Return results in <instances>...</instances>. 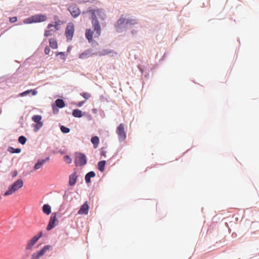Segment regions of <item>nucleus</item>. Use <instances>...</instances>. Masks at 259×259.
Returning a JSON list of instances; mask_svg holds the SVG:
<instances>
[{"label":"nucleus","instance_id":"nucleus-1","mask_svg":"<svg viewBox=\"0 0 259 259\" xmlns=\"http://www.w3.org/2000/svg\"><path fill=\"white\" fill-rule=\"evenodd\" d=\"M94 18H91L94 31H92L91 29H87L85 30V37L90 43L92 42L93 41V35H94L95 37H98L101 32V26L98 20L96 19L95 16H94Z\"/></svg>","mask_w":259,"mask_h":259},{"label":"nucleus","instance_id":"nucleus-2","mask_svg":"<svg viewBox=\"0 0 259 259\" xmlns=\"http://www.w3.org/2000/svg\"><path fill=\"white\" fill-rule=\"evenodd\" d=\"M24 183L22 180L18 179L11 185L8 190L4 193V196H9L17 191L23 187Z\"/></svg>","mask_w":259,"mask_h":259},{"label":"nucleus","instance_id":"nucleus-3","mask_svg":"<svg viewBox=\"0 0 259 259\" xmlns=\"http://www.w3.org/2000/svg\"><path fill=\"white\" fill-rule=\"evenodd\" d=\"M47 19V17L46 15L39 14L32 16L27 19H24L23 22L25 24L39 23L46 21Z\"/></svg>","mask_w":259,"mask_h":259},{"label":"nucleus","instance_id":"nucleus-4","mask_svg":"<svg viewBox=\"0 0 259 259\" xmlns=\"http://www.w3.org/2000/svg\"><path fill=\"white\" fill-rule=\"evenodd\" d=\"M51 245H45L41 250L38 252L34 253L31 256V259H39L41 256L44 255L47 251L52 249Z\"/></svg>","mask_w":259,"mask_h":259},{"label":"nucleus","instance_id":"nucleus-5","mask_svg":"<svg viewBox=\"0 0 259 259\" xmlns=\"http://www.w3.org/2000/svg\"><path fill=\"white\" fill-rule=\"evenodd\" d=\"M74 32V24L70 22L68 23L65 29V36L67 41L72 40Z\"/></svg>","mask_w":259,"mask_h":259},{"label":"nucleus","instance_id":"nucleus-6","mask_svg":"<svg viewBox=\"0 0 259 259\" xmlns=\"http://www.w3.org/2000/svg\"><path fill=\"white\" fill-rule=\"evenodd\" d=\"M87 162L85 155L81 153H75V163L76 165H84Z\"/></svg>","mask_w":259,"mask_h":259},{"label":"nucleus","instance_id":"nucleus-7","mask_svg":"<svg viewBox=\"0 0 259 259\" xmlns=\"http://www.w3.org/2000/svg\"><path fill=\"white\" fill-rule=\"evenodd\" d=\"M42 233L41 232H39L38 234L33 236L30 240H29L26 244L25 249L27 250H31L34 245L36 243L38 239L42 236Z\"/></svg>","mask_w":259,"mask_h":259},{"label":"nucleus","instance_id":"nucleus-8","mask_svg":"<svg viewBox=\"0 0 259 259\" xmlns=\"http://www.w3.org/2000/svg\"><path fill=\"white\" fill-rule=\"evenodd\" d=\"M120 141H124L126 137V133L124 131V125L123 123H120L117 127L116 131Z\"/></svg>","mask_w":259,"mask_h":259},{"label":"nucleus","instance_id":"nucleus-9","mask_svg":"<svg viewBox=\"0 0 259 259\" xmlns=\"http://www.w3.org/2000/svg\"><path fill=\"white\" fill-rule=\"evenodd\" d=\"M126 26H127L126 24V18L122 15L116 22L115 25L116 30L117 32H120L121 31V29Z\"/></svg>","mask_w":259,"mask_h":259},{"label":"nucleus","instance_id":"nucleus-10","mask_svg":"<svg viewBox=\"0 0 259 259\" xmlns=\"http://www.w3.org/2000/svg\"><path fill=\"white\" fill-rule=\"evenodd\" d=\"M90 12L92 15L91 18H94V16H95L96 19H97V18L98 17L100 19L104 20L106 17L105 13L101 10H93L90 11Z\"/></svg>","mask_w":259,"mask_h":259},{"label":"nucleus","instance_id":"nucleus-11","mask_svg":"<svg viewBox=\"0 0 259 259\" xmlns=\"http://www.w3.org/2000/svg\"><path fill=\"white\" fill-rule=\"evenodd\" d=\"M57 222L56 213L54 212L52 213L50 219L49 224L47 227V230L48 231L51 230L52 229L54 228L56 226V222Z\"/></svg>","mask_w":259,"mask_h":259},{"label":"nucleus","instance_id":"nucleus-12","mask_svg":"<svg viewBox=\"0 0 259 259\" xmlns=\"http://www.w3.org/2000/svg\"><path fill=\"white\" fill-rule=\"evenodd\" d=\"M89 206L87 201L83 203L80 207L78 211V213L80 215L87 214L89 212Z\"/></svg>","mask_w":259,"mask_h":259},{"label":"nucleus","instance_id":"nucleus-13","mask_svg":"<svg viewBox=\"0 0 259 259\" xmlns=\"http://www.w3.org/2000/svg\"><path fill=\"white\" fill-rule=\"evenodd\" d=\"M53 27V24L50 23L48 25L47 28L48 30H46L45 31L44 35L46 37L53 35L55 33V30L54 29H52V27Z\"/></svg>","mask_w":259,"mask_h":259},{"label":"nucleus","instance_id":"nucleus-14","mask_svg":"<svg viewBox=\"0 0 259 259\" xmlns=\"http://www.w3.org/2000/svg\"><path fill=\"white\" fill-rule=\"evenodd\" d=\"M68 9L72 16L74 18L77 17L80 14L79 9L75 6L70 7Z\"/></svg>","mask_w":259,"mask_h":259},{"label":"nucleus","instance_id":"nucleus-15","mask_svg":"<svg viewBox=\"0 0 259 259\" xmlns=\"http://www.w3.org/2000/svg\"><path fill=\"white\" fill-rule=\"evenodd\" d=\"M92 55L93 54L91 50H87L80 54L79 58L81 59H85L92 56Z\"/></svg>","mask_w":259,"mask_h":259},{"label":"nucleus","instance_id":"nucleus-16","mask_svg":"<svg viewBox=\"0 0 259 259\" xmlns=\"http://www.w3.org/2000/svg\"><path fill=\"white\" fill-rule=\"evenodd\" d=\"M49 160V157H47L45 159H40L38 160L37 162L34 166V170L40 169L44 164Z\"/></svg>","mask_w":259,"mask_h":259},{"label":"nucleus","instance_id":"nucleus-17","mask_svg":"<svg viewBox=\"0 0 259 259\" xmlns=\"http://www.w3.org/2000/svg\"><path fill=\"white\" fill-rule=\"evenodd\" d=\"M77 176L76 175V172H74L72 173L70 176H69V185L72 186L75 185L76 180H77Z\"/></svg>","mask_w":259,"mask_h":259},{"label":"nucleus","instance_id":"nucleus-18","mask_svg":"<svg viewBox=\"0 0 259 259\" xmlns=\"http://www.w3.org/2000/svg\"><path fill=\"white\" fill-rule=\"evenodd\" d=\"M137 23V20L133 17H128L126 18V24L127 25H133Z\"/></svg>","mask_w":259,"mask_h":259},{"label":"nucleus","instance_id":"nucleus-19","mask_svg":"<svg viewBox=\"0 0 259 259\" xmlns=\"http://www.w3.org/2000/svg\"><path fill=\"white\" fill-rule=\"evenodd\" d=\"M91 142L94 145V148L96 149L98 147L99 144V138L97 136H94L91 138Z\"/></svg>","mask_w":259,"mask_h":259},{"label":"nucleus","instance_id":"nucleus-20","mask_svg":"<svg viewBox=\"0 0 259 259\" xmlns=\"http://www.w3.org/2000/svg\"><path fill=\"white\" fill-rule=\"evenodd\" d=\"M96 176L95 173L91 171L89 172H88L85 176V181L87 183H89L91 182V178H94Z\"/></svg>","mask_w":259,"mask_h":259},{"label":"nucleus","instance_id":"nucleus-21","mask_svg":"<svg viewBox=\"0 0 259 259\" xmlns=\"http://www.w3.org/2000/svg\"><path fill=\"white\" fill-rule=\"evenodd\" d=\"M56 105L57 107L62 108L65 107V104L62 99H58L55 101Z\"/></svg>","mask_w":259,"mask_h":259},{"label":"nucleus","instance_id":"nucleus-22","mask_svg":"<svg viewBox=\"0 0 259 259\" xmlns=\"http://www.w3.org/2000/svg\"><path fill=\"white\" fill-rule=\"evenodd\" d=\"M42 211L46 214H50L51 212V206L48 204H44L42 206Z\"/></svg>","mask_w":259,"mask_h":259},{"label":"nucleus","instance_id":"nucleus-23","mask_svg":"<svg viewBox=\"0 0 259 259\" xmlns=\"http://www.w3.org/2000/svg\"><path fill=\"white\" fill-rule=\"evenodd\" d=\"M49 44L50 47L53 49H56L58 48L57 41L54 38H51L49 40Z\"/></svg>","mask_w":259,"mask_h":259},{"label":"nucleus","instance_id":"nucleus-24","mask_svg":"<svg viewBox=\"0 0 259 259\" xmlns=\"http://www.w3.org/2000/svg\"><path fill=\"white\" fill-rule=\"evenodd\" d=\"M72 115L75 117H81L82 116V111L79 109H74L72 111Z\"/></svg>","mask_w":259,"mask_h":259},{"label":"nucleus","instance_id":"nucleus-25","mask_svg":"<svg viewBox=\"0 0 259 259\" xmlns=\"http://www.w3.org/2000/svg\"><path fill=\"white\" fill-rule=\"evenodd\" d=\"M106 164L105 160H102L98 162V168L101 171H103L104 170L105 165Z\"/></svg>","mask_w":259,"mask_h":259},{"label":"nucleus","instance_id":"nucleus-26","mask_svg":"<svg viewBox=\"0 0 259 259\" xmlns=\"http://www.w3.org/2000/svg\"><path fill=\"white\" fill-rule=\"evenodd\" d=\"M31 92L32 93V95L33 96H35L37 94V91L35 90H29L21 93L20 94V96L21 97L25 96Z\"/></svg>","mask_w":259,"mask_h":259},{"label":"nucleus","instance_id":"nucleus-27","mask_svg":"<svg viewBox=\"0 0 259 259\" xmlns=\"http://www.w3.org/2000/svg\"><path fill=\"white\" fill-rule=\"evenodd\" d=\"M32 119L36 123L41 122V116L39 115H35L32 116Z\"/></svg>","mask_w":259,"mask_h":259},{"label":"nucleus","instance_id":"nucleus-28","mask_svg":"<svg viewBox=\"0 0 259 259\" xmlns=\"http://www.w3.org/2000/svg\"><path fill=\"white\" fill-rule=\"evenodd\" d=\"M8 151L11 153H19L21 152V150L20 148L15 149L13 147H9L8 149Z\"/></svg>","mask_w":259,"mask_h":259},{"label":"nucleus","instance_id":"nucleus-29","mask_svg":"<svg viewBox=\"0 0 259 259\" xmlns=\"http://www.w3.org/2000/svg\"><path fill=\"white\" fill-rule=\"evenodd\" d=\"M42 126H43L42 122L36 123L35 125H34V130H33L35 132H37Z\"/></svg>","mask_w":259,"mask_h":259},{"label":"nucleus","instance_id":"nucleus-30","mask_svg":"<svg viewBox=\"0 0 259 259\" xmlns=\"http://www.w3.org/2000/svg\"><path fill=\"white\" fill-rule=\"evenodd\" d=\"M26 138L23 136H20L18 138V142L22 145H24L26 143Z\"/></svg>","mask_w":259,"mask_h":259},{"label":"nucleus","instance_id":"nucleus-31","mask_svg":"<svg viewBox=\"0 0 259 259\" xmlns=\"http://www.w3.org/2000/svg\"><path fill=\"white\" fill-rule=\"evenodd\" d=\"M63 160L67 164H70L72 163V159L68 155H65L64 156Z\"/></svg>","mask_w":259,"mask_h":259},{"label":"nucleus","instance_id":"nucleus-32","mask_svg":"<svg viewBox=\"0 0 259 259\" xmlns=\"http://www.w3.org/2000/svg\"><path fill=\"white\" fill-rule=\"evenodd\" d=\"M61 131L63 133H68L70 132V129L64 126H61Z\"/></svg>","mask_w":259,"mask_h":259},{"label":"nucleus","instance_id":"nucleus-33","mask_svg":"<svg viewBox=\"0 0 259 259\" xmlns=\"http://www.w3.org/2000/svg\"><path fill=\"white\" fill-rule=\"evenodd\" d=\"M81 95L85 99H89L91 97V94L87 92H84L81 94Z\"/></svg>","mask_w":259,"mask_h":259},{"label":"nucleus","instance_id":"nucleus-34","mask_svg":"<svg viewBox=\"0 0 259 259\" xmlns=\"http://www.w3.org/2000/svg\"><path fill=\"white\" fill-rule=\"evenodd\" d=\"M57 55H60L61 58L63 60L66 59V55L64 52H59L57 53Z\"/></svg>","mask_w":259,"mask_h":259},{"label":"nucleus","instance_id":"nucleus-35","mask_svg":"<svg viewBox=\"0 0 259 259\" xmlns=\"http://www.w3.org/2000/svg\"><path fill=\"white\" fill-rule=\"evenodd\" d=\"M59 25V22H55V24H53V27H54L55 31L58 30L59 29V27H58Z\"/></svg>","mask_w":259,"mask_h":259},{"label":"nucleus","instance_id":"nucleus-36","mask_svg":"<svg viewBox=\"0 0 259 259\" xmlns=\"http://www.w3.org/2000/svg\"><path fill=\"white\" fill-rule=\"evenodd\" d=\"M17 18L16 17H13L10 18V21L11 23H14L17 21Z\"/></svg>","mask_w":259,"mask_h":259},{"label":"nucleus","instance_id":"nucleus-37","mask_svg":"<svg viewBox=\"0 0 259 259\" xmlns=\"http://www.w3.org/2000/svg\"><path fill=\"white\" fill-rule=\"evenodd\" d=\"M50 52V48L48 46H47L45 48V54L48 55V54H49Z\"/></svg>","mask_w":259,"mask_h":259},{"label":"nucleus","instance_id":"nucleus-38","mask_svg":"<svg viewBox=\"0 0 259 259\" xmlns=\"http://www.w3.org/2000/svg\"><path fill=\"white\" fill-rule=\"evenodd\" d=\"M111 53V51H108L107 50H104L102 51V52L101 53V55H106L109 53Z\"/></svg>","mask_w":259,"mask_h":259},{"label":"nucleus","instance_id":"nucleus-39","mask_svg":"<svg viewBox=\"0 0 259 259\" xmlns=\"http://www.w3.org/2000/svg\"><path fill=\"white\" fill-rule=\"evenodd\" d=\"M17 175H18V172L16 170H15L11 173V175H12V177H15L17 176Z\"/></svg>","mask_w":259,"mask_h":259},{"label":"nucleus","instance_id":"nucleus-40","mask_svg":"<svg viewBox=\"0 0 259 259\" xmlns=\"http://www.w3.org/2000/svg\"><path fill=\"white\" fill-rule=\"evenodd\" d=\"M106 152L105 151H104L103 149H102L101 151V155L106 157Z\"/></svg>","mask_w":259,"mask_h":259},{"label":"nucleus","instance_id":"nucleus-41","mask_svg":"<svg viewBox=\"0 0 259 259\" xmlns=\"http://www.w3.org/2000/svg\"><path fill=\"white\" fill-rule=\"evenodd\" d=\"M83 104V101H82V102H80L79 103H78L77 104V106L78 107H81V106L82 105V104Z\"/></svg>","mask_w":259,"mask_h":259},{"label":"nucleus","instance_id":"nucleus-42","mask_svg":"<svg viewBox=\"0 0 259 259\" xmlns=\"http://www.w3.org/2000/svg\"><path fill=\"white\" fill-rule=\"evenodd\" d=\"M93 111L94 113H96V109H93Z\"/></svg>","mask_w":259,"mask_h":259}]
</instances>
